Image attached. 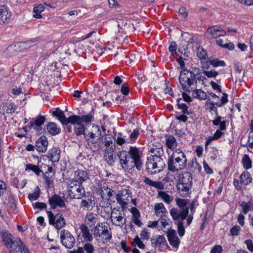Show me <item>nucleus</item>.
Returning a JSON list of instances; mask_svg holds the SVG:
<instances>
[{
    "label": "nucleus",
    "mask_w": 253,
    "mask_h": 253,
    "mask_svg": "<svg viewBox=\"0 0 253 253\" xmlns=\"http://www.w3.org/2000/svg\"><path fill=\"white\" fill-rule=\"evenodd\" d=\"M150 152L153 155L147 158L145 165L146 170L150 174L160 172L166 166L162 158L164 154L162 145L160 143L157 145H153L150 149Z\"/></svg>",
    "instance_id": "f257e3e1"
},
{
    "label": "nucleus",
    "mask_w": 253,
    "mask_h": 253,
    "mask_svg": "<svg viewBox=\"0 0 253 253\" xmlns=\"http://www.w3.org/2000/svg\"><path fill=\"white\" fill-rule=\"evenodd\" d=\"M169 213L174 220V224L177 225L179 236H183L185 232L183 221L186 219L187 224L189 226L193 219V215L188 214L189 210L188 208L183 209L172 208L170 210Z\"/></svg>",
    "instance_id": "f03ea898"
},
{
    "label": "nucleus",
    "mask_w": 253,
    "mask_h": 253,
    "mask_svg": "<svg viewBox=\"0 0 253 253\" xmlns=\"http://www.w3.org/2000/svg\"><path fill=\"white\" fill-rule=\"evenodd\" d=\"M91 231L96 240L99 243L106 244L112 238L111 229L107 223H98L91 229Z\"/></svg>",
    "instance_id": "7ed1b4c3"
},
{
    "label": "nucleus",
    "mask_w": 253,
    "mask_h": 253,
    "mask_svg": "<svg viewBox=\"0 0 253 253\" xmlns=\"http://www.w3.org/2000/svg\"><path fill=\"white\" fill-rule=\"evenodd\" d=\"M187 158L180 149H176L169 158L168 162V169L175 172L183 169L186 166Z\"/></svg>",
    "instance_id": "20e7f679"
},
{
    "label": "nucleus",
    "mask_w": 253,
    "mask_h": 253,
    "mask_svg": "<svg viewBox=\"0 0 253 253\" xmlns=\"http://www.w3.org/2000/svg\"><path fill=\"white\" fill-rule=\"evenodd\" d=\"M197 73L192 72L191 68L189 70L181 71L178 78L180 84L185 92H190L197 87V83L194 75Z\"/></svg>",
    "instance_id": "39448f33"
},
{
    "label": "nucleus",
    "mask_w": 253,
    "mask_h": 253,
    "mask_svg": "<svg viewBox=\"0 0 253 253\" xmlns=\"http://www.w3.org/2000/svg\"><path fill=\"white\" fill-rule=\"evenodd\" d=\"M107 218L111 219L113 225L122 227L126 223V217L123 211L114 208L112 210L111 214L107 213Z\"/></svg>",
    "instance_id": "423d86ee"
},
{
    "label": "nucleus",
    "mask_w": 253,
    "mask_h": 253,
    "mask_svg": "<svg viewBox=\"0 0 253 253\" xmlns=\"http://www.w3.org/2000/svg\"><path fill=\"white\" fill-rule=\"evenodd\" d=\"M118 156L121 165L125 171H129L134 167L137 169L136 163L131 160V158L127 155V151H121L118 153Z\"/></svg>",
    "instance_id": "0eeeda50"
},
{
    "label": "nucleus",
    "mask_w": 253,
    "mask_h": 253,
    "mask_svg": "<svg viewBox=\"0 0 253 253\" xmlns=\"http://www.w3.org/2000/svg\"><path fill=\"white\" fill-rule=\"evenodd\" d=\"M127 153V155L131 158V160H132L133 162L136 163L137 169L139 171L141 170L143 164V161L142 159L143 155L142 151L136 147L130 146Z\"/></svg>",
    "instance_id": "6e6552de"
},
{
    "label": "nucleus",
    "mask_w": 253,
    "mask_h": 253,
    "mask_svg": "<svg viewBox=\"0 0 253 253\" xmlns=\"http://www.w3.org/2000/svg\"><path fill=\"white\" fill-rule=\"evenodd\" d=\"M60 239L61 243L66 249H72L76 243L75 238L72 234L65 229L60 231Z\"/></svg>",
    "instance_id": "1a4fd4ad"
},
{
    "label": "nucleus",
    "mask_w": 253,
    "mask_h": 253,
    "mask_svg": "<svg viewBox=\"0 0 253 253\" xmlns=\"http://www.w3.org/2000/svg\"><path fill=\"white\" fill-rule=\"evenodd\" d=\"M47 213L49 218V223L51 225H54L56 229H60L65 226V219L61 213H58L55 215H54L51 211H47Z\"/></svg>",
    "instance_id": "9d476101"
},
{
    "label": "nucleus",
    "mask_w": 253,
    "mask_h": 253,
    "mask_svg": "<svg viewBox=\"0 0 253 253\" xmlns=\"http://www.w3.org/2000/svg\"><path fill=\"white\" fill-rule=\"evenodd\" d=\"M117 202L122 206L127 205L131 199V192L129 190L122 189L116 195Z\"/></svg>",
    "instance_id": "9b49d317"
},
{
    "label": "nucleus",
    "mask_w": 253,
    "mask_h": 253,
    "mask_svg": "<svg viewBox=\"0 0 253 253\" xmlns=\"http://www.w3.org/2000/svg\"><path fill=\"white\" fill-rule=\"evenodd\" d=\"M70 123L75 126L74 131L77 136L85 134V127L81 123V116L73 115V119L70 120Z\"/></svg>",
    "instance_id": "f8f14e48"
},
{
    "label": "nucleus",
    "mask_w": 253,
    "mask_h": 253,
    "mask_svg": "<svg viewBox=\"0 0 253 253\" xmlns=\"http://www.w3.org/2000/svg\"><path fill=\"white\" fill-rule=\"evenodd\" d=\"M68 195L72 199H81L85 196V190L82 184L67 190Z\"/></svg>",
    "instance_id": "ddd939ff"
},
{
    "label": "nucleus",
    "mask_w": 253,
    "mask_h": 253,
    "mask_svg": "<svg viewBox=\"0 0 253 253\" xmlns=\"http://www.w3.org/2000/svg\"><path fill=\"white\" fill-rule=\"evenodd\" d=\"M207 34V37L210 39H211L225 36L226 35V32L219 26H213L208 28Z\"/></svg>",
    "instance_id": "4468645a"
},
{
    "label": "nucleus",
    "mask_w": 253,
    "mask_h": 253,
    "mask_svg": "<svg viewBox=\"0 0 253 253\" xmlns=\"http://www.w3.org/2000/svg\"><path fill=\"white\" fill-rule=\"evenodd\" d=\"M0 233L2 241L7 248L13 245L14 242L20 240V239H16L14 237L7 231H2Z\"/></svg>",
    "instance_id": "2eb2a0df"
},
{
    "label": "nucleus",
    "mask_w": 253,
    "mask_h": 253,
    "mask_svg": "<svg viewBox=\"0 0 253 253\" xmlns=\"http://www.w3.org/2000/svg\"><path fill=\"white\" fill-rule=\"evenodd\" d=\"M80 204L81 208L84 210H91L95 204L94 197L89 194H85Z\"/></svg>",
    "instance_id": "dca6fc26"
},
{
    "label": "nucleus",
    "mask_w": 253,
    "mask_h": 253,
    "mask_svg": "<svg viewBox=\"0 0 253 253\" xmlns=\"http://www.w3.org/2000/svg\"><path fill=\"white\" fill-rule=\"evenodd\" d=\"M99 216L93 212H87L85 217V225L87 226L91 227L92 226H95L99 222Z\"/></svg>",
    "instance_id": "f3484780"
},
{
    "label": "nucleus",
    "mask_w": 253,
    "mask_h": 253,
    "mask_svg": "<svg viewBox=\"0 0 253 253\" xmlns=\"http://www.w3.org/2000/svg\"><path fill=\"white\" fill-rule=\"evenodd\" d=\"M49 204L52 209H55L57 207L60 208L66 207L64 201L57 194H54L49 199Z\"/></svg>",
    "instance_id": "a211bd4d"
},
{
    "label": "nucleus",
    "mask_w": 253,
    "mask_h": 253,
    "mask_svg": "<svg viewBox=\"0 0 253 253\" xmlns=\"http://www.w3.org/2000/svg\"><path fill=\"white\" fill-rule=\"evenodd\" d=\"M95 128L97 129V131L98 132L97 139H91L87 143L88 145L93 151H98L101 148V146L100 144L99 143V141H100L101 139L103 140V137H101V132L99 127H98V126H95Z\"/></svg>",
    "instance_id": "6ab92c4d"
},
{
    "label": "nucleus",
    "mask_w": 253,
    "mask_h": 253,
    "mask_svg": "<svg viewBox=\"0 0 253 253\" xmlns=\"http://www.w3.org/2000/svg\"><path fill=\"white\" fill-rule=\"evenodd\" d=\"M45 118L43 116H39L34 121H31L29 123V128H34L37 132L42 130V126L45 122Z\"/></svg>",
    "instance_id": "aec40b11"
},
{
    "label": "nucleus",
    "mask_w": 253,
    "mask_h": 253,
    "mask_svg": "<svg viewBox=\"0 0 253 253\" xmlns=\"http://www.w3.org/2000/svg\"><path fill=\"white\" fill-rule=\"evenodd\" d=\"M52 115L53 116L57 117L63 125H67L70 123V120L73 119V116L66 118L63 111L59 108H57L55 111H53Z\"/></svg>",
    "instance_id": "412c9836"
},
{
    "label": "nucleus",
    "mask_w": 253,
    "mask_h": 253,
    "mask_svg": "<svg viewBox=\"0 0 253 253\" xmlns=\"http://www.w3.org/2000/svg\"><path fill=\"white\" fill-rule=\"evenodd\" d=\"M192 176L189 172H184L179 175L178 182L177 183L192 186Z\"/></svg>",
    "instance_id": "4be33fe9"
},
{
    "label": "nucleus",
    "mask_w": 253,
    "mask_h": 253,
    "mask_svg": "<svg viewBox=\"0 0 253 253\" xmlns=\"http://www.w3.org/2000/svg\"><path fill=\"white\" fill-rule=\"evenodd\" d=\"M48 141L44 136L40 137L36 141V149L39 152H44L47 150Z\"/></svg>",
    "instance_id": "5701e85b"
},
{
    "label": "nucleus",
    "mask_w": 253,
    "mask_h": 253,
    "mask_svg": "<svg viewBox=\"0 0 253 253\" xmlns=\"http://www.w3.org/2000/svg\"><path fill=\"white\" fill-rule=\"evenodd\" d=\"M169 242L173 248L177 249L180 243L175 231H169L167 235Z\"/></svg>",
    "instance_id": "b1692460"
},
{
    "label": "nucleus",
    "mask_w": 253,
    "mask_h": 253,
    "mask_svg": "<svg viewBox=\"0 0 253 253\" xmlns=\"http://www.w3.org/2000/svg\"><path fill=\"white\" fill-rule=\"evenodd\" d=\"M11 14L8 7L4 4H0V22L4 23L9 19Z\"/></svg>",
    "instance_id": "393cba45"
},
{
    "label": "nucleus",
    "mask_w": 253,
    "mask_h": 253,
    "mask_svg": "<svg viewBox=\"0 0 253 253\" xmlns=\"http://www.w3.org/2000/svg\"><path fill=\"white\" fill-rule=\"evenodd\" d=\"M80 229L84 241L86 242H90L92 241V234L90 232L88 226L84 224H82L80 226Z\"/></svg>",
    "instance_id": "a878e982"
},
{
    "label": "nucleus",
    "mask_w": 253,
    "mask_h": 253,
    "mask_svg": "<svg viewBox=\"0 0 253 253\" xmlns=\"http://www.w3.org/2000/svg\"><path fill=\"white\" fill-rule=\"evenodd\" d=\"M145 184L155 187L156 189L162 190L165 188L164 183L160 181H153L147 177H144L143 179Z\"/></svg>",
    "instance_id": "bb28decb"
},
{
    "label": "nucleus",
    "mask_w": 253,
    "mask_h": 253,
    "mask_svg": "<svg viewBox=\"0 0 253 253\" xmlns=\"http://www.w3.org/2000/svg\"><path fill=\"white\" fill-rule=\"evenodd\" d=\"M47 131L51 135H56L61 132L60 128L54 122H49L46 125Z\"/></svg>",
    "instance_id": "cd10ccee"
},
{
    "label": "nucleus",
    "mask_w": 253,
    "mask_h": 253,
    "mask_svg": "<svg viewBox=\"0 0 253 253\" xmlns=\"http://www.w3.org/2000/svg\"><path fill=\"white\" fill-rule=\"evenodd\" d=\"M151 245L153 247L156 248L157 247H160L161 245H165L167 241L163 235H157L151 239Z\"/></svg>",
    "instance_id": "c85d7f7f"
},
{
    "label": "nucleus",
    "mask_w": 253,
    "mask_h": 253,
    "mask_svg": "<svg viewBox=\"0 0 253 253\" xmlns=\"http://www.w3.org/2000/svg\"><path fill=\"white\" fill-rule=\"evenodd\" d=\"M75 177L79 181V184L82 183L88 179V174L87 171L78 169L75 172Z\"/></svg>",
    "instance_id": "c756f323"
},
{
    "label": "nucleus",
    "mask_w": 253,
    "mask_h": 253,
    "mask_svg": "<svg viewBox=\"0 0 253 253\" xmlns=\"http://www.w3.org/2000/svg\"><path fill=\"white\" fill-rule=\"evenodd\" d=\"M44 5L51 7L50 4H48L45 2L35 5L33 8V11L35 13L33 16L36 18H41L42 16L41 13L44 10Z\"/></svg>",
    "instance_id": "7c9ffc66"
},
{
    "label": "nucleus",
    "mask_w": 253,
    "mask_h": 253,
    "mask_svg": "<svg viewBox=\"0 0 253 253\" xmlns=\"http://www.w3.org/2000/svg\"><path fill=\"white\" fill-rule=\"evenodd\" d=\"M100 193L103 198L106 194L107 196V199L110 200V198L115 194V192L111 189L109 188L107 185H102L100 187Z\"/></svg>",
    "instance_id": "2f4dec72"
},
{
    "label": "nucleus",
    "mask_w": 253,
    "mask_h": 253,
    "mask_svg": "<svg viewBox=\"0 0 253 253\" xmlns=\"http://www.w3.org/2000/svg\"><path fill=\"white\" fill-rule=\"evenodd\" d=\"M49 157L52 162H57L60 158V150L58 147H54L48 152Z\"/></svg>",
    "instance_id": "473e14b6"
},
{
    "label": "nucleus",
    "mask_w": 253,
    "mask_h": 253,
    "mask_svg": "<svg viewBox=\"0 0 253 253\" xmlns=\"http://www.w3.org/2000/svg\"><path fill=\"white\" fill-rule=\"evenodd\" d=\"M22 243L21 240L14 243L13 245L10 246L9 249V253H23V247L22 248Z\"/></svg>",
    "instance_id": "72a5a7b5"
},
{
    "label": "nucleus",
    "mask_w": 253,
    "mask_h": 253,
    "mask_svg": "<svg viewBox=\"0 0 253 253\" xmlns=\"http://www.w3.org/2000/svg\"><path fill=\"white\" fill-rule=\"evenodd\" d=\"M155 212L157 216H162L165 215L168 211L165 208L164 205L162 203H156L154 207Z\"/></svg>",
    "instance_id": "f704fd0d"
},
{
    "label": "nucleus",
    "mask_w": 253,
    "mask_h": 253,
    "mask_svg": "<svg viewBox=\"0 0 253 253\" xmlns=\"http://www.w3.org/2000/svg\"><path fill=\"white\" fill-rule=\"evenodd\" d=\"M239 206L242 208L243 212L246 214L249 211H253V204L251 202L241 201Z\"/></svg>",
    "instance_id": "c9c22d12"
},
{
    "label": "nucleus",
    "mask_w": 253,
    "mask_h": 253,
    "mask_svg": "<svg viewBox=\"0 0 253 253\" xmlns=\"http://www.w3.org/2000/svg\"><path fill=\"white\" fill-rule=\"evenodd\" d=\"M191 187L179 183H177L176 185L178 193L182 197H185L189 193V190L191 188Z\"/></svg>",
    "instance_id": "e433bc0d"
},
{
    "label": "nucleus",
    "mask_w": 253,
    "mask_h": 253,
    "mask_svg": "<svg viewBox=\"0 0 253 253\" xmlns=\"http://www.w3.org/2000/svg\"><path fill=\"white\" fill-rule=\"evenodd\" d=\"M240 181H241L244 185H247L250 184L252 181V176L248 171H244L243 172L240 176Z\"/></svg>",
    "instance_id": "4c0bfd02"
},
{
    "label": "nucleus",
    "mask_w": 253,
    "mask_h": 253,
    "mask_svg": "<svg viewBox=\"0 0 253 253\" xmlns=\"http://www.w3.org/2000/svg\"><path fill=\"white\" fill-rule=\"evenodd\" d=\"M193 92V95L196 98H198L200 100H205L207 98L206 93L201 89L195 88Z\"/></svg>",
    "instance_id": "58836bf2"
},
{
    "label": "nucleus",
    "mask_w": 253,
    "mask_h": 253,
    "mask_svg": "<svg viewBox=\"0 0 253 253\" xmlns=\"http://www.w3.org/2000/svg\"><path fill=\"white\" fill-rule=\"evenodd\" d=\"M37 42V41L36 39H33L26 42H22L18 43V46L22 49H27L36 45Z\"/></svg>",
    "instance_id": "ea45409f"
},
{
    "label": "nucleus",
    "mask_w": 253,
    "mask_h": 253,
    "mask_svg": "<svg viewBox=\"0 0 253 253\" xmlns=\"http://www.w3.org/2000/svg\"><path fill=\"white\" fill-rule=\"evenodd\" d=\"M115 142L120 145L122 146L125 143H130V141L128 140L126 135H123L122 132L118 133L117 138L115 139Z\"/></svg>",
    "instance_id": "a19ab883"
},
{
    "label": "nucleus",
    "mask_w": 253,
    "mask_h": 253,
    "mask_svg": "<svg viewBox=\"0 0 253 253\" xmlns=\"http://www.w3.org/2000/svg\"><path fill=\"white\" fill-rule=\"evenodd\" d=\"M221 116H217L216 119L212 121V123L214 126H219V130H224L226 129V121H221Z\"/></svg>",
    "instance_id": "79ce46f5"
},
{
    "label": "nucleus",
    "mask_w": 253,
    "mask_h": 253,
    "mask_svg": "<svg viewBox=\"0 0 253 253\" xmlns=\"http://www.w3.org/2000/svg\"><path fill=\"white\" fill-rule=\"evenodd\" d=\"M191 69L192 72H195L197 73L194 76L195 80H196L197 82L198 81H204L206 79V78L202 75L203 72H201V69L195 67H191Z\"/></svg>",
    "instance_id": "37998d69"
},
{
    "label": "nucleus",
    "mask_w": 253,
    "mask_h": 253,
    "mask_svg": "<svg viewBox=\"0 0 253 253\" xmlns=\"http://www.w3.org/2000/svg\"><path fill=\"white\" fill-rule=\"evenodd\" d=\"M158 196L160 197L164 202L169 204L173 200V198L164 191H159Z\"/></svg>",
    "instance_id": "c03bdc74"
},
{
    "label": "nucleus",
    "mask_w": 253,
    "mask_h": 253,
    "mask_svg": "<svg viewBox=\"0 0 253 253\" xmlns=\"http://www.w3.org/2000/svg\"><path fill=\"white\" fill-rule=\"evenodd\" d=\"M175 138L172 135H169L166 139V145L168 148H174L176 146Z\"/></svg>",
    "instance_id": "a18cd8bd"
},
{
    "label": "nucleus",
    "mask_w": 253,
    "mask_h": 253,
    "mask_svg": "<svg viewBox=\"0 0 253 253\" xmlns=\"http://www.w3.org/2000/svg\"><path fill=\"white\" fill-rule=\"evenodd\" d=\"M244 168L246 169H250L252 167V161L247 155H245L242 158Z\"/></svg>",
    "instance_id": "49530a36"
},
{
    "label": "nucleus",
    "mask_w": 253,
    "mask_h": 253,
    "mask_svg": "<svg viewBox=\"0 0 253 253\" xmlns=\"http://www.w3.org/2000/svg\"><path fill=\"white\" fill-rule=\"evenodd\" d=\"M26 170H32L38 175H40L41 173H42V171L39 168L38 166L32 165L30 164H27L26 165Z\"/></svg>",
    "instance_id": "de8ad7c7"
},
{
    "label": "nucleus",
    "mask_w": 253,
    "mask_h": 253,
    "mask_svg": "<svg viewBox=\"0 0 253 253\" xmlns=\"http://www.w3.org/2000/svg\"><path fill=\"white\" fill-rule=\"evenodd\" d=\"M139 135V130L138 128L134 129L133 131L127 137L130 143L134 142Z\"/></svg>",
    "instance_id": "09e8293b"
},
{
    "label": "nucleus",
    "mask_w": 253,
    "mask_h": 253,
    "mask_svg": "<svg viewBox=\"0 0 253 253\" xmlns=\"http://www.w3.org/2000/svg\"><path fill=\"white\" fill-rule=\"evenodd\" d=\"M40 189L38 186H37L35 189L33 193H30L28 195V198L31 201L37 200L40 196Z\"/></svg>",
    "instance_id": "8fccbe9b"
},
{
    "label": "nucleus",
    "mask_w": 253,
    "mask_h": 253,
    "mask_svg": "<svg viewBox=\"0 0 253 253\" xmlns=\"http://www.w3.org/2000/svg\"><path fill=\"white\" fill-rule=\"evenodd\" d=\"M175 201L179 209H183L186 208L185 207L187 204V200L177 198L175 199Z\"/></svg>",
    "instance_id": "3c124183"
},
{
    "label": "nucleus",
    "mask_w": 253,
    "mask_h": 253,
    "mask_svg": "<svg viewBox=\"0 0 253 253\" xmlns=\"http://www.w3.org/2000/svg\"><path fill=\"white\" fill-rule=\"evenodd\" d=\"M181 100V98L177 99V105L178 106V108L182 110V112L183 114H187V115H188L190 114L188 110V106L185 104V103H180L179 101Z\"/></svg>",
    "instance_id": "603ef678"
},
{
    "label": "nucleus",
    "mask_w": 253,
    "mask_h": 253,
    "mask_svg": "<svg viewBox=\"0 0 253 253\" xmlns=\"http://www.w3.org/2000/svg\"><path fill=\"white\" fill-rule=\"evenodd\" d=\"M208 63L214 67L218 66H224L225 65V63L223 61L218 60L216 59L210 60Z\"/></svg>",
    "instance_id": "864d4df0"
},
{
    "label": "nucleus",
    "mask_w": 253,
    "mask_h": 253,
    "mask_svg": "<svg viewBox=\"0 0 253 253\" xmlns=\"http://www.w3.org/2000/svg\"><path fill=\"white\" fill-rule=\"evenodd\" d=\"M203 74L208 78H215L218 75V72L215 70H211L210 71L204 70Z\"/></svg>",
    "instance_id": "5fc2aeb1"
},
{
    "label": "nucleus",
    "mask_w": 253,
    "mask_h": 253,
    "mask_svg": "<svg viewBox=\"0 0 253 253\" xmlns=\"http://www.w3.org/2000/svg\"><path fill=\"white\" fill-rule=\"evenodd\" d=\"M228 95L226 93H223V96L220 100L219 102H216V106L221 107L228 102Z\"/></svg>",
    "instance_id": "6e6d98bb"
},
{
    "label": "nucleus",
    "mask_w": 253,
    "mask_h": 253,
    "mask_svg": "<svg viewBox=\"0 0 253 253\" xmlns=\"http://www.w3.org/2000/svg\"><path fill=\"white\" fill-rule=\"evenodd\" d=\"M83 248L84 249V251H85L86 253H93L95 251L92 244L89 243L84 244Z\"/></svg>",
    "instance_id": "4d7b16f0"
},
{
    "label": "nucleus",
    "mask_w": 253,
    "mask_h": 253,
    "mask_svg": "<svg viewBox=\"0 0 253 253\" xmlns=\"http://www.w3.org/2000/svg\"><path fill=\"white\" fill-rule=\"evenodd\" d=\"M197 55L201 59H205L207 57V52L203 48H199L198 49Z\"/></svg>",
    "instance_id": "13d9d810"
},
{
    "label": "nucleus",
    "mask_w": 253,
    "mask_h": 253,
    "mask_svg": "<svg viewBox=\"0 0 253 253\" xmlns=\"http://www.w3.org/2000/svg\"><path fill=\"white\" fill-rule=\"evenodd\" d=\"M133 243L134 246H137L140 249H144L145 245L141 241V239L138 237L136 236L133 240Z\"/></svg>",
    "instance_id": "bf43d9fd"
},
{
    "label": "nucleus",
    "mask_w": 253,
    "mask_h": 253,
    "mask_svg": "<svg viewBox=\"0 0 253 253\" xmlns=\"http://www.w3.org/2000/svg\"><path fill=\"white\" fill-rule=\"evenodd\" d=\"M16 106L13 103H10L6 105V113L12 114L16 110Z\"/></svg>",
    "instance_id": "052dcab7"
},
{
    "label": "nucleus",
    "mask_w": 253,
    "mask_h": 253,
    "mask_svg": "<svg viewBox=\"0 0 253 253\" xmlns=\"http://www.w3.org/2000/svg\"><path fill=\"white\" fill-rule=\"evenodd\" d=\"M115 141L113 142L112 139L107 140L106 138L104 139L105 146L106 147L109 148L111 150L113 151L115 148Z\"/></svg>",
    "instance_id": "680f3d73"
},
{
    "label": "nucleus",
    "mask_w": 253,
    "mask_h": 253,
    "mask_svg": "<svg viewBox=\"0 0 253 253\" xmlns=\"http://www.w3.org/2000/svg\"><path fill=\"white\" fill-rule=\"evenodd\" d=\"M158 221H160L162 226L163 227H166V226L169 225V219L167 217V216L165 215L162 216H160V218Z\"/></svg>",
    "instance_id": "e2e57ef3"
},
{
    "label": "nucleus",
    "mask_w": 253,
    "mask_h": 253,
    "mask_svg": "<svg viewBox=\"0 0 253 253\" xmlns=\"http://www.w3.org/2000/svg\"><path fill=\"white\" fill-rule=\"evenodd\" d=\"M150 233L146 228L143 229L140 233L141 238L144 240H148L149 239Z\"/></svg>",
    "instance_id": "0e129e2a"
},
{
    "label": "nucleus",
    "mask_w": 253,
    "mask_h": 253,
    "mask_svg": "<svg viewBox=\"0 0 253 253\" xmlns=\"http://www.w3.org/2000/svg\"><path fill=\"white\" fill-rule=\"evenodd\" d=\"M7 191V185L2 180H0V197Z\"/></svg>",
    "instance_id": "69168bd1"
},
{
    "label": "nucleus",
    "mask_w": 253,
    "mask_h": 253,
    "mask_svg": "<svg viewBox=\"0 0 253 253\" xmlns=\"http://www.w3.org/2000/svg\"><path fill=\"white\" fill-rule=\"evenodd\" d=\"M241 228L238 225L233 226L230 230V233L232 236H237L239 234Z\"/></svg>",
    "instance_id": "338daca9"
},
{
    "label": "nucleus",
    "mask_w": 253,
    "mask_h": 253,
    "mask_svg": "<svg viewBox=\"0 0 253 253\" xmlns=\"http://www.w3.org/2000/svg\"><path fill=\"white\" fill-rule=\"evenodd\" d=\"M177 49V44L175 42H171L169 46V52L172 55L176 53V50Z\"/></svg>",
    "instance_id": "774afa93"
}]
</instances>
